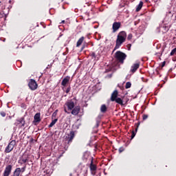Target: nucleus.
I'll use <instances>...</instances> for the list:
<instances>
[{
    "label": "nucleus",
    "instance_id": "obj_1",
    "mask_svg": "<svg viewBox=\"0 0 176 176\" xmlns=\"http://www.w3.org/2000/svg\"><path fill=\"white\" fill-rule=\"evenodd\" d=\"M126 38H127V34H126V32H124V31L120 32L118 34L117 39H116V44L113 49V52H115V50L119 49V47H120V46H122L123 43L125 42Z\"/></svg>",
    "mask_w": 176,
    "mask_h": 176
},
{
    "label": "nucleus",
    "instance_id": "obj_2",
    "mask_svg": "<svg viewBox=\"0 0 176 176\" xmlns=\"http://www.w3.org/2000/svg\"><path fill=\"white\" fill-rule=\"evenodd\" d=\"M74 138H75V132L74 131H71L64 140L63 146L65 151L69 148V145L72 143V140H74Z\"/></svg>",
    "mask_w": 176,
    "mask_h": 176
},
{
    "label": "nucleus",
    "instance_id": "obj_3",
    "mask_svg": "<svg viewBox=\"0 0 176 176\" xmlns=\"http://www.w3.org/2000/svg\"><path fill=\"white\" fill-rule=\"evenodd\" d=\"M126 57H127V55L126 54L122 52L121 51H117L115 54V58L119 63H121V64H123L124 63V60H126Z\"/></svg>",
    "mask_w": 176,
    "mask_h": 176
},
{
    "label": "nucleus",
    "instance_id": "obj_4",
    "mask_svg": "<svg viewBox=\"0 0 176 176\" xmlns=\"http://www.w3.org/2000/svg\"><path fill=\"white\" fill-rule=\"evenodd\" d=\"M16 146V140H12L8 145L6 147L4 152L6 153H10Z\"/></svg>",
    "mask_w": 176,
    "mask_h": 176
},
{
    "label": "nucleus",
    "instance_id": "obj_5",
    "mask_svg": "<svg viewBox=\"0 0 176 176\" xmlns=\"http://www.w3.org/2000/svg\"><path fill=\"white\" fill-rule=\"evenodd\" d=\"M29 89L34 91V90H36L38 89V83H36V81L34 79H30V80L28 82Z\"/></svg>",
    "mask_w": 176,
    "mask_h": 176
},
{
    "label": "nucleus",
    "instance_id": "obj_6",
    "mask_svg": "<svg viewBox=\"0 0 176 176\" xmlns=\"http://www.w3.org/2000/svg\"><path fill=\"white\" fill-rule=\"evenodd\" d=\"M12 168H13L12 165H7L3 173V176H9L12 173Z\"/></svg>",
    "mask_w": 176,
    "mask_h": 176
},
{
    "label": "nucleus",
    "instance_id": "obj_7",
    "mask_svg": "<svg viewBox=\"0 0 176 176\" xmlns=\"http://www.w3.org/2000/svg\"><path fill=\"white\" fill-rule=\"evenodd\" d=\"M30 160V157L27 154H23V155L20 157L19 163L20 164H23V163H27Z\"/></svg>",
    "mask_w": 176,
    "mask_h": 176
},
{
    "label": "nucleus",
    "instance_id": "obj_8",
    "mask_svg": "<svg viewBox=\"0 0 176 176\" xmlns=\"http://www.w3.org/2000/svg\"><path fill=\"white\" fill-rule=\"evenodd\" d=\"M65 105L69 110L72 111L75 108V102L72 100H68L65 102Z\"/></svg>",
    "mask_w": 176,
    "mask_h": 176
},
{
    "label": "nucleus",
    "instance_id": "obj_9",
    "mask_svg": "<svg viewBox=\"0 0 176 176\" xmlns=\"http://www.w3.org/2000/svg\"><path fill=\"white\" fill-rule=\"evenodd\" d=\"M122 27V23L120 22H114L113 23L112 29H113V32L115 33L116 31L119 30Z\"/></svg>",
    "mask_w": 176,
    "mask_h": 176
},
{
    "label": "nucleus",
    "instance_id": "obj_10",
    "mask_svg": "<svg viewBox=\"0 0 176 176\" xmlns=\"http://www.w3.org/2000/svg\"><path fill=\"white\" fill-rule=\"evenodd\" d=\"M70 79H71V77L69 76L65 77L61 82V85L64 86V87H65V86H67V85H68V83H69Z\"/></svg>",
    "mask_w": 176,
    "mask_h": 176
},
{
    "label": "nucleus",
    "instance_id": "obj_11",
    "mask_svg": "<svg viewBox=\"0 0 176 176\" xmlns=\"http://www.w3.org/2000/svg\"><path fill=\"white\" fill-rule=\"evenodd\" d=\"M79 112H80V107L79 106H76L73 109H72V115H74V116L78 115Z\"/></svg>",
    "mask_w": 176,
    "mask_h": 176
},
{
    "label": "nucleus",
    "instance_id": "obj_12",
    "mask_svg": "<svg viewBox=\"0 0 176 176\" xmlns=\"http://www.w3.org/2000/svg\"><path fill=\"white\" fill-rule=\"evenodd\" d=\"M41 122V113H37L34 116L33 123H39Z\"/></svg>",
    "mask_w": 176,
    "mask_h": 176
},
{
    "label": "nucleus",
    "instance_id": "obj_13",
    "mask_svg": "<svg viewBox=\"0 0 176 176\" xmlns=\"http://www.w3.org/2000/svg\"><path fill=\"white\" fill-rule=\"evenodd\" d=\"M140 68V63H135L131 67V72L134 74Z\"/></svg>",
    "mask_w": 176,
    "mask_h": 176
},
{
    "label": "nucleus",
    "instance_id": "obj_14",
    "mask_svg": "<svg viewBox=\"0 0 176 176\" xmlns=\"http://www.w3.org/2000/svg\"><path fill=\"white\" fill-rule=\"evenodd\" d=\"M118 90H115L111 94V101H115V100L118 98Z\"/></svg>",
    "mask_w": 176,
    "mask_h": 176
},
{
    "label": "nucleus",
    "instance_id": "obj_15",
    "mask_svg": "<svg viewBox=\"0 0 176 176\" xmlns=\"http://www.w3.org/2000/svg\"><path fill=\"white\" fill-rule=\"evenodd\" d=\"M16 122L17 124H21V127L25 126V120H24V118H21L19 120H17Z\"/></svg>",
    "mask_w": 176,
    "mask_h": 176
},
{
    "label": "nucleus",
    "instance_id": "obj_16",
    "mask_svg": "<svg viewBox=\"0 0 176 176\" xmlns=\"http://www.w3.org/2000/svg\"><path fill=\"white\" fill-rule=\"evenodd\" d=\"M21 173V168H16L13 173V176H20Z\"/></svg>",
    "mask_w": 176,
    "mask_h": 176
},
{
    "label": "nucleus",
    "instance_id": "obj_17",
    "mask_svg": "<svg viewBox=\"0 0 176 176\" xmlns=\"http://www.w3.org/2000/svg\"><path fill=\"white\" fill-rule=\"evenodd\" d=\"M89 168L91 171H96L97 170V166L93 164V159L91 160Z\"/></svg>",
    "mask_w": 176,
    "mask_h": 176
},
{
    "label": "nucleus",
    "instance_id": "obj_18",
    "mask_svg": "<svg viewBox=\"0 0 176 176\" xmlns=\"http://www.w3.org/2000/svg\"><path fill=\"white\" fill-rule=\"evenodd\" d=\"M83 41H85V37L82 36L79 38V40L77 41L76 47H79L82 43H83Z\"/></svg>",
    "mask_w": 176,
    "mask_h": 176
},
{
    "label": "nucleus",
    "instance_id": "obj_19",
    "mask_svg": "<svg viewBox=\"0 0 176 176\" xmlns=\"http://www.w3.org/2000/svg\"><path fill=\"white\" fill-rule=\"evenodd\" d=\"M143 5H144V2L140 1L139 4L137 6L136 12H140V10L142 9Z\"/></svg>",
    "mask_w": 176,
    "mask_h": 176
},
{
    "label": "nucleus",
    "instance_id": "obj_20",
    "mask_svg": "<svg viewBox=\"0 0 176 176\" xmlns=\"http://www.w3.org/2000/svg\"><path fill=\"white\" fill-rule=\"evenodd\" d=\"M108 109L107 108V105L105 104H102L100 107V112H102V113H105V112H107V110Z\"/></svg>",
    "mask_w": 176,
    "mask_h": 176
},
{
    "label": "nucleus",
    "instance_id": "obj_21",
    "mask_svg": "<svg viewBox=\"0 0 176 176\" xmlns=\"http://www.w3.org/2000/svg\"><path fill=\"white\" fill-rule=\"evenodd\" d=\"M117 104H119L120 105H124L123 104V100L120 98H117L116 100H114Z\"/></svg>",
    "mask_w": 176,
    "mask_h": 176
},
{
    "label": "nucleus",
    "instance_id": "obj_22",
    "mask_svg": "<svg viewBox=\"0 0 176 176\" xmlns=\"http://www.w3.org/2000/svg\"><path fill=\"white\" fill-rule=\"evenodd\" d=\"M160 31H162V32H167L168 31V26H161L160 27Z\"/></svg>",
    "mask_w": 176,
    "mask_h": 176
},
{
    "label": "nucleus",
    "instance_id": "obj_23",
    "mask_svg": "<svg viewBox=\"0 0 176 176\" xmlns=\"http://www.w3.org/2000/svg\"><path fill=\"white\" fill-rule=\"evenodd\" d=\"M57 120H58L57 118L53 120L52 122L49 124L48 127H53L56 123H57Z\"/></svg>",
    "mask_w": 176,
    "mask_h": 176
},
{
    "label": "nucleus",
    "instance_id": "obj_24",
    "mask_svg": "<svg viewBox=\"0 0 176 176\" xmlns=\"http://www.w3.org/2000/svg\"><path fill=\"white\" fill-rule=\"evenodd\" d=\"M89 157V154L87 153H85L83 155V160H87Z\"/></svg>",
    "mask_w": 176,
    "mask_h": 176
},
{
    "label": "nucleus",
    "instance_id": "obj_25",
    "mask_svg": "<svg viewBox=\"0 0 176 176\" xmlns=\"http://www.w3.org/2000/svg\"><path fill=\"white\" fill-rule=\"evenodd\" d=\"M130 87H131V82H127L126 83L125 88L126 89H130Z\"/></svg>",
    "mask_w": 176,
    "mask_h": 176
},
{
    "label": "nucleus",
    "instance_id": "obj_26",
    "mask_svg": "<svg viewBox=\"0 0 176 176\" xmlns=\"http://www.w3.org/2000/svg\"><path fill=\"white\" fill-rule=\"evenodd\" d=\"M137 130H138V129H135V131H132V134H131V140H133V138H134V137H135Z\"/></svg>",
    "mask_w": 176,
    "mask_h": 176
},
{
    "label": "nucleus",
    "instance_id": "obj_27",
    "mask_svg": "<svg viewBox=\"0 0 176 176\" xmlns=\"http://www.w3.org/2000/svg\"><path fill=\"white\" fill-rule=\"evenodd\" d=\"M90 56H92V58H94V59H96V52H91L90 53Z\"/></svg>",
    "mask_w": 176,
    "mask_h": 176
},
{
    "label": "nucleus",
    "instance_id": "obj_28",
    "mask_svg": "<svg viewBox=\"0 0 176 176\" xmlns=\"http://www.w3.org/2000/svg\"><path fill=\"white\" fill-rule=\"evenodd\" d=\"M176 52V47L174 48L171 52H170V56H174V54H175Z\"/></svg>",
    "mask_w": 176,
    "mask_h": 176
},
{
    "label": "nucleus",
    "instance_id": "obj_29",
    "mask_svg": "<svg viewBox=\"0 0 176 176\" xmlns=\"http://www.w3.org/2000/svg\"><path fill=\"white\" fill-rule=\"evenodd\" d=\"M0 115L2 116V118H5V116H6V113H5V111H1Z\"/></svg>",
    "mask_w": 176,
    "mask_h": 176
},
{
    "label": "nucleus",
    "instance_id": "obj_30",
    "mask_svg": "<svg viewBox=\"0 0 176 176\" xmlns=\"http://www.w3.org/2000/svg\"><path fill=\"white\" fill-rule=\"evenodd\" d=\"M69 91H71V86H69L66 91H65V93H67V94H68V93H69Z\"/></svg>",
    "mask_w": 176,
    "mask_h": 176
},
{
    "label": "nucleus",
    "instance_id": "obj_31",
    "mask_svg": "<svg viewBox=\"0 0 176 176\" xmlns=\"http://www.w3.org/2000/svg\"><path fill=\"white\" fill-rule=\"evenodd\" d=\"M101 121H100V118L96 119V127H98L100 126V123Z\"/></svg>",
    "mask_w": 176,
    "mask_h": 176
},
{
    "label": "nucleus",
    "instance_id": "obj_32",
    "mask_svg": "<svg viewBox=\"0 0 176 176\" xmlns=\"http://www.w3.org/2000/svg\"><path fill=\"white\" fill-rule=\"evenodd\" d=\"M132 38H133V34H129L127 36L128 41H130Z\"/></svg>",
    "mask_w": 176,
    "mask_h": 176
},
{
    "label": "nucleus",
    "instance_id": "obj_33",
    "mask_svg": "<svg viewBox=\"0 0 176 176\" xmlns=\"http://www.w3.org/2000/svg\"><path fill=\"white\" fill-rule=\"evenodd\" d=\"M146 119H148V115L144 114L143 115V120H146Z\"/></svg>",
    "mask_w": 176,
    "mask_h": 176
},
{
    "label": "nucleus",
    "instance_id": "obj_34",
    "mask_svg": "<svg viewBox=\"0 0 176 176\" xmlns=\"http://www.w3.org/2000/svg\"><path fill=\"white\" fill-rule=\"evenodd\" d=\"M25 168H26V166H23L21 168V173H24V171H25Z\"/></svg>",
    "mask_w": 176,
    "mask_h": 176
},
{
    "label": "nucleus",
    "instance_id": "obj_35",
    "mask_svg": "<svg viewBox=\"0 0 176 176\" xmlns=\"http://www.w3.org/2000/svg\"><path fill=\"white\" fill-rule=\"evenodd\" d=\"M124 151V148H123V147H120V148H119V152H120V153H122V152H123Z\"/></svg>",
    "mask_w": 176,
    "mask_h": 176
},
{
    "label": "nucleus",
    "instance_id": "obj_36",
    "mask_svg": "<svg viewBox=\"0 0 176 176\" xmlns=\"http://www.w3.org/2000/svg\"><path fill=\"white\" fill-rule=\"evenodd\" d=\"M131 49V44L128 45V50H130Z\"/></svg>",
    "mask_w": 176,
    "mask_h": 176
},
{
    "label": "nucleus",
    "instance_id": "obj_37",
    "mask_svg": "<svg viewBox=\"0 0 176 176\" xmlns=\"http://www.w3.org/2000/svg\"><path fill=\"white\" fill-rule=\"evenodd\" d=\"M96 119H99V121L101 122V116H98Z\"/></svg>",
    "mask_w": 176,
    "mask_h": 176
},
{
    "label": "nucleus",
    "instance_id": "obj_38",
    "mask_svg": "<svg viewBox=\"0 0 176 176\" xmlns=\"http://www.w3.org/2000/svg\"><path fill=\"white\" fill-rule=\"evenodd\" d=\"M164 65H166V61H164V62L162 63V67H164Z\"/></svg>",
    "mask_w": 176,
    "mask_h": 176
},
{
    "label": "nucleus",
    "instance_id": "obj_39",
    "mask_svg": "<svg viewBox=\"0 0 176 176\" xmlns=\"http://www.w3.org/2000/svg\"><path fill=\"white\" fill-rule=\"evenodd\" d=\"M56 115H57V113L56 112H54L52 114V118H53V116H56Z\"/></svg>",
    "mask_w": 176,
    "mask_h": 176
},
{
    "label": "nucleus",
    "instance_id": "obj_40",
    "mask_svg": "<svg viewBox=\"0 0 176 176\" xmlns=\"http://www.w3.org/2000/svg\"><path fill=\"white\" fill-rule=\"evenodd\" d=\"M64 111L66 113H68V111H67V109L65 107Z\"/></svg>",
    "mask_w": 176,
    "mask_h": 176
},
{
    "label": "nucleus",
    "instance_id": "obj_41",
    "mask_svg": "<svg viewBox=\"0 0 176 176\" xmlns=\"http://www.w3.org/2000/svg\"><path fill=\"white\" fill-rule=\"evenodd\" d=\"M155 54H156V56H161L162 55V54H160V53H157Z\"/></svg>",
    "mask_w": 176,
    "mask_h": 176
},
{
    "label": "nucleus",
    "instance_id": "obj_42",
    "mask_svg": "<svg viewBox=\"0 0 176 176\" xmlns=\"http://www.w3.org/2000/svg\"><path fill=\"white\" fill-rule=\"evenodd\" d=\"M22 108H24V104H21Z\"/></svg>",
    "mask_w": 176,
    "mask_h": 176
},
{
    "label": "nucleus",
    "instance_id": "obj_43",
    "mask_svg": "<svg viewBox=\"0 0 176 176\" xmlns=\"http://www.w3.org/2000/svg\"><path fill=\"white\" fill-rule=\"evenodd\" d=\"M30 141H31V142H32V141H34V139H33V138H32Z\"/></svg>",
    "mask_w": 176,
    "mask_h": 176
},
{
    "label": "nucleus",
    "instance_id": "obj_44",
    "mask_svg": "<svg viewBox=\"0 0 176 176\" xmlns=\"http://www.w3.org/2000/svg\"><path fill=\"white\" fill-rule=\"evenodd\" d=\"M83 49H85V46H82V50H83Z\"/></svg>",
    "mask_w": 176,
    "mask_h": 176
},
{
    "label": "nucleus",
    "instance_id": "obj_45",
    "mask_svg": "<svg viewBox=\"0 0 176 176\" xmlns=\"http://www.w3.org/2000/svg\"><path fill=\"white\" fill-rule=\"evenodd\" d=\"M62 23H65V21H62Z\"/></svg>",
    "mask_w": 176,
    "mask_h": 176
},
{
    "label": "nucleus",
    "instance_id": "obj_46",
    "mask_svg": "<svg viewBox=\"0 0 176 176\" xmlns=\"http://www.w3.org/2000/svg\"><path fill=\"white\" fill-rule=\"evenodd\" d=\"M0 17H1V14H0Z\"/></svg>",
    "mask_w": 176,
    "mask_h": 176
}]
</instances>
